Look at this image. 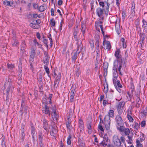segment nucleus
<instances>
[{"label":"nucleus","instance_id":"f257e3e1","mask_svg":"<svg viewBox=\"0 0 147 147\" xmlns=\"http://www.w3.org/2000/svg\"><path fill=\"white\" fill-rule=\"evenodd\" d=\"M13 84L12 80L10 78H8V80L5 82L3 87L4 89L6 87V92L7 96L9 95V92H12L14 89Z\"/></svg>","mask_w":147,"mask_h":147},{"label":"nucleus","instance_id":"3c124183","mask_svg":"<svg viewBox=\"0 0 147 147\" xmlns=\"http://www.w3.org/2000/svg\"><path fill=\"white\" fill-rule=\"evenodd\" d=\"M141 113L144 114V116H146L147 114V106L146 107L145 109L141 111Z\"/></svg>","mask_w":147,"mask_h":147},{"label":"nucleus","instance_id":"bb28decb","mask_svg":"<svg viewBox=\"0 0 147 147\" xmlns=\"http://www.w3.org/2000/svg\"><path fill=\"white\" fill-rule=\"evenodd\" d=\"M3 3L4 5L6 6H9L10 7H12L13 5V2H10V1L7 0H5L3 1Z\"/></svg>","mask_w":147,"mask_h":147},{"label":"nucleus","instance_id":"a211bd4d","mask_svg":"<svg viewBox=\"0 0 147 147\" xmlns=\"http://www.w3.org/2000/svg\"><path fill=\"white\" fill-rule=\"evenodd\" d=\"M47 8V5L45 3L39 7L38 8V10L40 12H42L46 10Z\"/></svg>","mask_w":147,"mask_h":147},{"label":"nucleus","instance_id":"bf43d9fd","mask_svg":"<svg viewBox=\"0 0 147 147\" xmlns=\"http://www.w3.org/2000/svg\"><path fill=\"white\" fill-rule=\"evenodd\" d=\"M120 52V50L119 49H117L115 53V56H116L117 55H119V53Z\"/></svg>","mask_w":147,"mask_h":147},{"label":"nucleus","instance_id":"7c9ffc66","mask_svg":"<svg viewBox=\"0 0 147 147\" xmlns=\"http://www.w3.org/2000/svg\"><path fill=\"white\" fill-rule=\"evenodd\" d=\"M95 26L96 28V30L99 32H100L99 27L100 28V29H101V27H103L102 25H100V24H98V23H97V22H95Z\"/></svg>","mask_w":147,"mask_h":147},{"label":"nucleus","instance_id":"6ab92c4d","mask_svg":"<svg viewBox=\"0 0 147 147\" xmlns=\"http://www.w3.org/2000/svg\"><path fill=\"white\" fill-rule=\"evenodd\" d=\"M114 111L113 110H110L108 113V114L107 115H106L104 118V119H106V116H107L109 117V120H110V117H114Z\"/></svg>","mask_w":147,"mask_h":147},{"label":"nucleus","instance_id":"aec40b11","mask_svg":"<svg viewBox=\"0 0 147 147\" xmlns=\"http://www.w3.org/2000/svg\"><path fill=\"white\" fill-rule=\"evenodd\" d=\"M19 70H18V80L20 81L21 80V77L22 76V67L21 65H19Z\"/></svg>","mask_w":147,"mask_h":147},{"label":"nucleus","instance_id":"5701e85b","mask_svg":"<svg viewBox=\"0 0 147 147\" xmlns=\"http://www.w3.org/2000/svg\"><path fill=\"white\" fill-rule=\"evenodd\" d=\"M43 136L42 134L40 133L38 135V141L39 145H42L44 144L43 142Z\"/></svg>","mask_w":147,"mask_h":147},{"label":"nucleus","instance_id":"39448f33","mask_svg":"<svg viewBox=\"0 0 147 147\" xmlns=\"http://www.w3.org/2000/svg\"><path fill=\"white\" fill-rule=\"evenodd\" d=\"M52 111L51 113L52 118L54 121H57L59 117L58 113L56 111V107H53L52 108Z\"/></svg>","mask_w":147,"mask_h":147},{"label":"nucleus","instance_id":"e2e57ef3","mask_svg":"<svg viewBox=\"0 0 147 147\" xmlns=\"http://www.w3.org/2000/svg\"><path fill=\"white\" fill-rule=\"evenodd\" d=\"M105 2H104L103 1L100 2L99 4L100 6V7H102L103 9L105 7Z\"/></svg>","mask_w":147,"mask_h":147},{"label":"nucleus","instance_id":"ddd939ff","mask_svg":"<svg viewBox=\"0 0 147 147\" xmlns=\"http://www.w3.org/2000/svg\"><path fill=\"white\" fill-rule=\"evenodd\" d=\"M50 107H49L46 105L44 107L43 109V113L45 114H49L50 115Z\"/></svg>","mask_w":147,"mask_h":147},{"label":"nucleus","instance_id":"dca6fc26","mask_svg":"<svg viewBox=\"0 0 147 147\" xmlns=\"http://www.w3.org/2000/svg\"><path fill=\"white\" fill-rule=\"evenodd\" d=\"M80 51H78V49L74 53V55H72V61H74V62H75L77 58V57L79 56V54Z\"/></svg>","mask_w":147,"mask_h":147},{"label":"nucleus","instance_id":"5fc2aeb1","mask_svg":"<svg viewBox=\"0 0 147 147\" xmlns=\"http://www.w3.org/2000/svg\"><path fill=\"white\" fill-rule=\"evenodd\" d=\"M24 137L25 134L24 133H21L20 136V138L22 141H24Z\"/></svg>","mask_w":147,"mask_h":147},{"label":"nucleus","instance_id":"58836bf2","mask_svg":"<svg viewBox=\"0 0 147 147\" xmlns=\"http://www.w3.org/2000/svg\"><path fill=\"white\" fill-rule=\"evenodd\" d=\"M115 30L117 33L119 35L121 32V29L119 26H115Z\"/></svg>","mask_w":147,"mask_h":147},{"label":"nucleus","instance_id":"c85d7f7f","mask_svg":"<svg viewBox=\"0 0 147 147\" xmlns=\"http://www.w3.org/2000/svg\"><path fill=\"white\" fill-rule=\"evenodd\" d=\"M140 36L141 37V41H140V43L141 44V42H143V41L145 39L146 37V34L144 33H140Z\"/></svg>","mask_w":147,"mask_h":147},{"label":"nucleus","instance_id":"0e129e2a","mask_svg":"<svg viewBox=\"0 0 147 147\" xmlns=\"http://www.w3.org/2000/svg\"><path fill=\"white\" fill-rule=\"evenodd\" d=\"M33 21L34 23H35L38 25H39V24H40L41 22L40 20L39 19L36 20H34Z\"/></svg>","mask_w":147,"mask_h":147},{"label":"nucleus","instance_id":"a18cd8bd","mask_svg":"<svg viewBox=\"0 0 147 147\" xmlns=\"http://www.w3.org/2000/svg\"><path fill=\"white\" fill-rule=\"evenodd\" d=\"M99 41L98 40H97L96 42L95 43V46H96V52L98 51V52H99Z\"/></svg>","mask_w":147,"mask_h":147},{"label":"nucleus","instance_id":"338daca9","mask_svg":"<svg viewBox=\"0 0 147 147\" xmlns=\"http://www.w3.org/2000/svg\"><path fill=\"white\" fill-rule=\"evenodd\" d=\"M127 97L128 100H131V98L132 96L129 93V92H128L127 93Z\"/></svg>","mask_w":147,"mask_h":147},{"label":"nucleus","instance_id":"de8ad7c7","mask_svg":"<svg viewBox=\"0 0 147 147\" xmlns=\"http://www.w3.org/2000/svg\"><path fill=\"white\" fill-rule=\"evenodd\" d=\"M116 86H117V87H119L121 88H122V86L121 84L120 81L119 80H117L116 81Z\"/></svg>","mask_w":147,"mask_h":147},{"label":"nucleus","instance_id":"1a4fd4ad","mask_svg":"<svg viewBox=\"0 0 147 147\" xmlns=\"http://www.w3.org/2000/svg\"><path fill=\"white\" fill-rule=\"evenodd\" d=\"M106 137L107 136H106L105 135L103 138V140L101 142L99 143L100 145L103 146L104 147H105L107 146H110V144H108L107 145L108 142V139L107 137V138H106Z\"/></svg>","mask_w":147,"mask_h":147},{"label":"nucleus","instance_id":"9d476101","mask_svg":"<svg viewBox=\"0 0 147 147\" xmlns=\"http://www.w3.org/2000/svg\"><path fill=\"white\" fill-rule=\"evenodd\" d=\"M71 120L68 119V120H66L65 124L67 129L70 132L71 131V128L72 127L71 125Z\"/></svg>","mask_w":147,"mask_h":147},{"label":"nucleus","instance_id":"72a5a7b5","mask_svg":"<svg viewBox=\"0 0 147 147\" xmlns=\"http://www.w3.org/2000/svg\"><path fill=\"white\" fill-rule=\"evenodd\" d=\"M78 26H76L74 28V36H77L78 33L79 32V30L78 29Z\"/></svg>","mask_w":147,"mask_h":147},{"label":"nucleus","instance_id":"37998d69","mask_svg":"<svg viewBox=\"0 0 147 147\" xmlns=\"http://www.w3.org/2000/svg\"><path fill=\"white\" fill-rule=\"evenodd\" d=\"M109 64L108 63L105 62L104 63L102 67L103 69H107L108 67Z\"/></svg>","mask_w":147,"mask_h":147},{"label":"nucleus","instance_id":"f704fd0d","mask_svg":"<svg viewBox=\"0 0 147 147\" xmlns=\"http://www.w3.org/2000/svg\"><path fill=\"white\" fill-rule=\"evenodd\" d=\"M26 47V45L25 41H22V44L21 45V50L23 53L25 51V48Z\"/></svg>","mask_w":147,"mask_h":147},{"label":"nucleus","instance_id":"f3484780","mask_svg":"<svg viewBox=\"0 0 147 147\" xmlns=\"http://www.w3.org/2000/svg\"><path fill=\"white\" fill-rule=\"evenodd\" d=\"M105 3L107 4V6H106V10L108 12L109 11V8L110 4H112L113 3V0H107V1H105Z\"/></svg>","mask_w":147,"mask_h":147},{"label":"nucleus","instance_id":"f8f14e48","mask_svg":"<svg viewBox=\"0 0 147 147\" xmlns=\"http://www.w3.org/2000/svg\"><path fill=\"white\" fill-rule=\"evenodd\" d=\"M57 127L55 125H54L52 127L51 134V136L55 137L57 135Z\"/></svg>","mask_w":147,"mask_h":147},{"label":"nucleus","instance_id":"13d9d810","mask_svg":"<svg viewBox=\"0 0 147 147\" xmlns=\"http://www.w3.org/2000/svg\"><path fill=\"white\" fill-rule=\"evenodd\" d=\"M114 72H113V78H117L118 77V74H117V71H114Z\"/></svg>","mask_w":147,"mask_h":147},{"label":"nucleus","instance_id":"603ef678","mask_svg":"<svg viewBox=\"0 0 147 147\" xmlns=\"http://www.w3.org/2000/svg\"><path fill=\"white\" fill-rule=\"evenodd\" d=\"M140 128V124L137 123H135L134 128L135 129L138 130V129Z\"/></svg>","mask_w":147,"mask_h":147},{"label":"nucleus","instance_id":"09e8293b","mask_svg":"<svg viewBox=\"0 0 147 147\" xmlns=\"http://www.w3.org/2000/svg\"><path fill=\"white\" fill-rule=\"evenodd\" d=\"M117 62L119 63V65H122V63L123 61V59H122V57L120 58V59H117Z\"/></svg>","mask_w":147,"mask_h":147},{"label":"nucleus","instance_id":"69168bd1","mask_svg":"<svg viewBox=\"0 0 147 147\" xmlns=\"http://www.w3.org/2000/svg\"><path fill=\"white\" fill-rule=\"evenodd\" d=\"M33 8L34 9H38V6L37 4L36 3H33Z\"/></svg>","mask_w":147,"mask_h":147},{"label":"nucleus","instance_id":"393cba45","mask_svg":"<svg viewBox=\"0 0 147 147\" xmlns=\"http://www.w3.org/2000/svg\"><path fill=\"white\" fill-rule=\"evenodd\" d=\"M131 4L132 5L131 8V14L132 16H134L135 15V4L133 2L131 3Z\"/></svg>","mask_w":147,"mask_h":147},{"label":"nucleus","instance_id":"864d4df0","mask_svg":"<svg viewBox=\"0 0 147 147\" xmlns=\"http://www.w3.org/2000/svg\"><path fill=\"white\" fill-rule=\"evenodd\" d=\"M76 69H75L76 71V74L77 77H78L80 74V71L78 68L76 67Z\"/></svg>","mask_w":147,"mask_h":147},{"label":"nucleus","instance_id":"2f4dec72","mask_svg":"<svg viewBox=\"0 0 147 147\" xmlns=\"http://www.w3.org/2000/svg\"><path fill=\"white\" fill-rule=\"evenodd\" d=\"M79 127L81 129H83L84 127V124L82 120L80 119L79 120Z\"/></svg>","mask_w":147,"mask_h":147},{"label":"nucleus","instance_id":"a19ab883","mask_svg":"<svg viewBox=\"0 0 147 147\" xmlns=\"http://www.w3.org/2000/svg\"><path fill=\"white\" fill-rule=\"evenodd\" d=\"M61 78V74L60 73H58V75L55 78V81L59 82L60 80V78Z\"/></svg>","mask_w":147,"mask_h":147},{"label":"nucleus","instance_id":"4c0bfd02","mask_svg":"<svg viewBox=\"0 0 147 147\" xmlns=\"http://www.w3.org/2000/svg\"><path fill=\"white\" fill-rule=\"evenodd\" d=\"M71 136L70 134H69V135L68 136L67 139V144L68 145H70L71 144Z\"/></svg>","mask_w":147,"mask_h":147},{"label":"nucleus","instance_id":"6e6d98bb","mask_svg":"<svg viewBox=\"0 0 147 147\" xmlns=\"http://www.w3.org/2000/svg\"><path fill=\"white\" fill-rule=\"evenodd\" d=\"M35 44L38 46L39 48L41 49L42 50H43V49L42 47V45L41 44H39L38 42H35Z\"/></svg>","mask_w":147,"mask_h":147},{"label":"nucleus","instance_id":"cd10ccee","mask_svg":"<svg viewBox=\"0 0 147 147\" xmlns=\"http://www.w3.org/2000/svg\"><path fill=\"white\" fill-rule=\"evenodd\" d=\"M37 79L38 80L39 83L42 84V73H40L39 74L37 77Z\"/></svg>","mask_w":147,"mask_h":147},{"label":"nucleus","instance_id":"b1692460","mask_svg":"<svg viewBox=\"0 0 147 147\" xmlns=\"http://www.w3.org/2000/svg\"><path fill=\"white\" fill-rule=\"evenodd\" d=\"M136 104L135 106L137 108H139L141 103V101L139 97H138L136 100Z\"/></svg>","mask_w":147,"mask_h":147},{"label":"nucleus","instance_id":"9b49d317","mask_svg":"<svg viewBox=\"0 0 147 147\" xmlns=\"http://www.w3.org/2000/svg\"><path fill=\"white\" fill-rule=\"evenodd\" d=\"M105 10V12L107 11L106 10V9H101V8L98 7L96 9V13L98 17H100L102 16L103 14V11Z\"/></svg>","mask_w":147,"mask_h":147},{"label":"nucleus","instance_id":"8fccbe9b","mask_svg":"<svg viewBox=\"0 0 147 147\" xmlns=\"http://www.w3.org/2000/svg\"><path fill=\"white\" fill-rule=\"evenodd\" d=\"M19 44V42H18V40H14L13 42H12V45L14 46H17Z\"/></svg>","mask_w":147,"mask_h":147},{"label":"nucleus","instance_id":"e433bc0d","mask_svg":"<svg viewBox=\"0 0 147 147\" xmlns=\"http://www.w3.org/2000/svg\"><path fill=\"white\" fill-rule=\"evenodd\" d=\"M44 68L45 69L47 74H48V76L49 77H50L49 75V74L50 73L49 69L48 68L47 66L46 65H44Z\"/></svg>","mask_w":147,"mask_h":147},{"label":"nucleus","instance_id":"412c9836","mask_svg":"<svg viewBox=\"0 0 147 147\" xmlns=\"http://www.w3.org/2000/svg\"><path fill=\"white\" fill-rule=\"evenodd\" d=\"M81 31L82 32V34L84 35L86 31V26L85 24L84 23H83L82 22L81 23Z\"/></svg>","mask_w":147,"mask_h":147},{"label":"nucleus","instance_id":"ea45409f","mask_svg":"<svg viewBox=\"0 0 147 147\" xmlns=\"http://www.w3.org/2000/svg\"><path fill=\"white\" fill-rule=\"evenodd\" d=\"M7 67L9 69L11 70L14 68V65L12 64H7Z\"/></svg>","mask_w":147,"mask_h":147},{"label":"nucleus","instance_id":"f03ea898","mask_svg":"<svg viewBox=\"0 0 147 147\" xmlns=\"http://www.w3.org/2000/svg\"><path fill=\"white\" fill-rule=\"evenodd\" d=\"M120 140L117 135H114L113 137V142L114 145L117 146L119 147L121 146V142L123 143L125 142V138L123 136H121Z\"/></svg>","mask_w":147,"mask_h":147},{"label":"nucleus","instance_id":"423d86ee","mask_svg":"<svg viewBox=\"0 0 147 147\" xmlns=\"http://www.w3.org/2000/svg\"><path fill=\"white\" fill-rule=\"evenodd\" d=\"M106 118V119H104V123L105 126V128L107 130L110 129V126L111 120H109V117L107 116Z\"/></svg>","mask_w":147,"mask_h":147},{"label":"nucleus","instance_id":"79ce46f5","mask_svg":"<svg viewBox=\"0 0 147 147\" xmlns=\"http://www.w3.org/2000/svg\"><path fill=\"white\" fill-rule=\"evenodd\" d=\"M50 24L51 26H55V22L54 18H53L51 19L50 20Z\"/></svg>","mask_w":147,"mask_h":147},{"label":"nucleus","instance_id":"7ed1b4c3","mask_svg":"<svg viewBox=\"0 0 147 147\" xmlns=\"http://www.w3.org/2000/svg\"><path fill=\"white\" fill-rule=\"evenodd\" d=\"M115 121L117 129H119V128L123 127L124 125L123 122L121 117L119 115H117L115 117Z\"/></svg>","mask_w":147,"mask_h":147},{"label":"nucleus","instance_id":"49530a36","mask_svg":"<svg viewBox=\"0 0 147 147\" xmlns=\"http://www.w3.org/2000/svg\"><path fill=\"white\" fill-rule=\"evenodd\" d=\"M43 40L42 41V42L43 43L45 44V45L46 46V47L48 48V46L47 45L48 42H47V39H45L44 37H43Z\"/></svg>","mask_w":147,"mask_h":147},{"label":"nucleus","instance_id":"774afa93","mask_svg":"<svg viewBox=\"0 0 147 147\" xmlns=\"http://www.w3.org/2000/svg\"><path fill=\"white\" fill-rule=\"evenodd\" d=\"M57 71L56 69L55 68L53 70V75L54 77L57 75Z\"/></svg>","mask_w":147,"mask_h":147},{"label":"nucleus","instance_id":"20e7f679","mask_svg":"<svg viewBox=\"0 0 147 147\" xmlns=\"http://www.w3.org/2000/svg\"><path fill=\"white\" fill-rule=\"evenodd\" d=\"M125 102L124 101L120 102L117 106L118 112L119 115H121L123 111Z\"/></svg>","mask_w":147,"mask_h":147},{"label":"nucleus","instance_id":"2eb2a0df","mask_svg":"<svg viewBox=\"0 0 147 147\" xmlns=\"http://www.w3.org/2000/svg\"><path fill=\"white\" fill-rule=\"evenodd\" d=\"M42 121L43 124L44 128L45 130L47 131L49 128V125L47 120L45 119V118H42Z\"/></svg>","mask_w":147,"mask_h":147},{"label":"nucleus","instance_id":"473e14b6","mask_svg":"<svg viewBox=\"0 0 147 147\" xmlns=\"http://www.w3.org/2000/svg\"><path fill=\"white\" fill-rule=\"evenodd\" d=\"M129 114H131V111H129V110L128 111V113H127V118L129 120L130 122H133L134 121V119L133 118L131 117V116L129 114Z\"/></svg>","mask_w":147,"mask_h":147},{"label":"nucleus","instance_id":"4468645a","mask_svg":"<svg viewBox=\"0 0 147 147\" xmlns=\"http://www.w3.org/2000/svg\"><path fill=\"white\" fill-rule=\"evenodd\" d=\"M119 130L121 132H124L125 134L126 135H128L129 134L130 131L128 128H125L123 126L122 127H120Z\"/></svg>","mask_w":147,"mask_h":147},{"label":"nucleus","instance_id":"c756f323","mask_svg":"<svg viewBox=\"0 0 147 147\" xmlns=\"http://www.w3.org/2000/svg\"><path fill=\"white\" fill-rule=\"evenodd\" d=\"M118 63H118L117 62V61L116 60L114 61V62L113 69V70L114 71H117V67L118 66Z\"/></svg>","mask_w":147,"mask_h":147},{"label":"nucleus","instance_id":"6e6552de","mask_svg":"<svg viewBox=\"0 0 147 147\" xmlns=\"http://www.w3.org/2000/svg\"><path fill=\"white\" fill-rule=\"evenodd\" d=\"M24 102L23 101H22L21 102V107L22 109L20 111V112L21 115H22L23 114V109L25 112V113H27L28 112V107L27 106H24Z\"/></svg>","mask_w":147,"mask_h":147},{"label":"nucleus","instance_id":"4d7b16f0","mask_svg":"<svg viewBox=\"0 0 147 147\" xmlns=\"http://www.w3.org/2000/svg\"><path fill=\"white\" fill-rule=\"evenodd\" d=\"M128 138L129 140V142H128V143L130 144H131L132 143V138L131 136H128Z\"/></svg>","mask_w":147,"mask_h":147},{"label":"nucleus","instance_id":"a878e982","mask_svg":"<svg viewBox=\"0 0 147 147\" xmlns=\"http://www.w3.org/2000/svg\"><path fill=\"white\" fill-rule=\"evenodd\" d=\"M87 126L89 130L88 133L89 134H91L92 131L91 122H88L87 125Z\"/></svg>","mask_w":147,"mask_h":147},{"label":"nucleus","instance_id":"c9c22d12","mask_svg":"<svg viewBox=\"0 0 147 147\" xmlns=\"http://www.w3.org/2000/svg\"><path fill=\"white\" fill-rule=\"evenodd\" d=\"M36 52V49L33 48L31 49V55L30 56L32 57H34Z\"/></svg>","mask_w":147,"mask_h":147},{"label":"nucleus","instance_id":"680f3d73","mask_svg":"<svg viewBox=\"0 0 147 147\" xmlns=\"http://www.w3.org/2000/svg\"><path fill=\"white\" fill-rule=\"evenodd\" d=\"M142 22L143 23V25L142 26L144 28L146 27H147V22L144 19H143Z\"/></svg>","mask_w":147,"mask_h":147},{"label":"nucleus","instance_id":"c03bdc74","mask_svg":"<svg viewBox=\"0 0 147 147\" xmlns=\"http://www.w3.org/2000/svg\"><path fill=\"white\" fill-rule=\"evenodd\" d=\"M136 143L137 146L138 147H142L143 145L142 144L140 143V140L138 139H137L136 140Z\"/></svg>","mask_w":147,"mask_h":147},{"label":"nucleus","instance_id":"4be33fe9","mask_svg":"<svg viewBox=\"0 0 147 147\" xmlns=\"http://www.w3.org/2000/svg\"><path fill=\"white\" fill-rule=\"evenodd\" d=\"M30 26L34 29H38L40 27L39 25L35 23H34L33 21L30 24Z\"/></svg>","mask_w":147,"mask_h":147},{"label":"nucleus","instance_id":"052dcab7","mask_svg":"<svg viewBox=\"0 0 147 147\" xmlns=\"http://www.w3.org/2000/svg\"><path fill=\"white\" fill-rule=\"evenodd\" d=\"M98 128L102 131H104V129L103 128L102 126L100 124H99L98 125Z\"/></svg>","mask_w":147,"mask_h":147},{"label":"nucleus","instance_id":"0eeeda50","mask_svg":"<svg viewBox=\"0 0 147 147\" xmlns=\"http://www.w3.org/2000/svg\"><path fill=\"white\" fill-rule=\"evenodd\" d=\"M103 47H102L105 49H108V50H109L111 49V45L110 42L106 41L104 40L103 42Z\"/></svg>","mask_w":147,"mask_h":147}]
</instances>
